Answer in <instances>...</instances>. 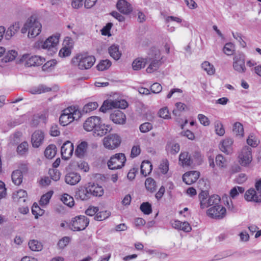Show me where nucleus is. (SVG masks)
<instances>
[{"label": "nucleus", "instance_id": "f257e3e1", "mask_svg": "<svg viewBox=\"0 0 261 261\" xmlns=\"http://www.w3.org/2000/svg\"><path fill=\"white\" fill-rule=\"evenodd\" d=\"M84 128L87 132L93 131L94 135L102 137L112 129L111 125L102 124L100 118L91 116L87 119L83 125Z\"/></svg>", "mask_w": 261, "mask_h": 261}, {"label": "nucleus", "instance_id": "f03ea898", "mask_svg": "<svg viewBox=\"0 0 261 261\" xmlns=\"http://www.w3.org/2000/svg\"><path fill=\"white\" fill-rule=\"evenodd\" d=\"M59 36L57 35L49 37L45 41H38L35 46L51 50L53 53L57 51L56 46L59 43Z\"/></svg>", "mask_w": 261, "mask_h": 261}, {"label": "nucleus", "instance_id": "7ed1b4c3", "mask_svg": "<svg viewBox=\"0 0 261 261\" xmlns=\"http://www.w3.org/2000/svg\"><path fill=\"white\" fill-rule=\"evenodd\" d=\"M127 106V102L125 100H113L107 99L103 101L102 105L99 109V111L103 113H106L107 111L112 108L125 109Z\"/></svg>", "mask_w": 261, "mask_h": 261}, {"label": "nucleus", "instance_id": "20e7f679", "mask_svg": "<svg viewBox=\"0 0 261 261\" xmlns=\"http://www.w3.org/2000/svg\"><path fill=\"white\" fill-rule=\"evenodd\" d=\"M26 22L29 23L28 26L29 29L28 35L29 38H34L40 33L42 25L35 16H31Z\"/></svg>", "mask_w": 261, "mask_h": 261}, {"label": "nucleus", "instance_id": "39448f33", "mask_svg": "<svg viewBox=\"0 0 261 261\" xmlns=\"http://www.w3.org/2000/svg\"><path fill=\"white\" fill-rule=\"evenodd\" d=\"M26 22L29 23L28 26L29 29L28 35L29 38H34L40 33L42 25L35 16H31Z\"/></svg>", "mask_w": 261, "mask_h": 261}, {"label": "nucleus", "instance_id": "423d86ee", "mask_svg": "<svg viewBox=\"0 0 261 261\" xmlns=\"http://www.w3.org/2000/svg\"><path fill=\"white\" fill-rule=\"evenodd\" d=\"M126 158L124 153H118L111 157L108 162V166L110 169L115 170L121 168L126 162Z\"/></svg>", "mask_w": 261, "mask_h": 261}, {"label": "nucleus", "instance_id": "0eeeda50", "mask_svg": "<svg viewBox=\"0 0 261 261\" xmlns=\"http://www.w3.org/2000/svg\"><path fill=\"white\" fill-rule=\"evenodd\" d=\"M146 59H147V63H150L148 67L146 68L147 73H152L156 70L162 64L161 61L162 57H161L160 52L159 50L155 51L153 57L149 55Z\"/></svg>", "mask_w": 261, "mask_h": 261}, {"label": "nucleus", "instance_id": "6e6552de", "mask_svg": "<svg viewBox=\"0 0 261 261\" xmlns=\"http://www.w3.org/2000/svg\"><path fill=\"white\" fill-rule=\"evenodd\" d=\"M239 163L244 167H248L252 161V149L245 146L241 150L238 156Z\"/></svg>", "mask_w": 261, "mask_h": 261}, {"label": "nucleus", "instance_id": "1a4fd4ad", "mask_svg": "<svg viewBox=\"0 0 261 261\" xmlns=\"http://www.w3.org/2000/svg\"><path fill=\"white\" fill-rule=\"evenodd\" d=\"M121 142V138L117 134H110L103 139V144L105 148L113 150L117 148Z\"/></svg>", "mask_w": 261, "mask_h": 261}, {"label": "nucleus", "instance_id": "9d476101", "mask_svg": "<svg viewBox=\"0 0 261 261\" xmlns=\"http://www.w3.org/2000/svg\"><path fill=\"white\" fill-rule=\"evenodd\" d=\"M76 60L79 62L78 66L80 69H88L95 62L94 56L87 55H79L76 57Z\"/></svg>", "mask_w": 261, "mask_h": 261}, {"label": "nucleus", "instance_id": "9b49d317", "mask_svg": "<svg viewBox=\"0 0 261 261\" xmlns=\"http://www.w3.org/2000/svg\"><path fill=\"white\" fill-rule=\"evenodd\" d=\"M89 223V219L85 216L75 217L72 220L71 230L81 231L84 230Z\"/></svg>", "mask_w": 261, "mask_h": 261}, {"label": "nucleus", "instance_id": "f8f14e48", "mask_svg": "<svg viewBox=\"0 0 261 261\" xmlns=\"http://www.w3.org/2000/svg\"><path fill=\"white\" fill-rule=\"evenodd\" d=\"M207 214L212 218L222 219L226 215V209L222 205L218 204L208 209Z\"/></svg>", "mask_w": 261, "mask_h": 261}, {"label": "nucleus", "instance_id": "ddd939ff", "mask_svg": "<svg viewBox=\"0 0 261 261\" xmlns=\"http://www.w3.org/2000/svg\"><path fill=\"white\" fill-rule=\"evenodd\" d=\"M245 60L244 55L240 54L236 56L233 59V68L239 73H244L246 72Z\"/></svg>", "mask_w": 261, "mask_h": 261}, {"label": "nucleus", "instance_id": "4468645a", "mask_svg": "<svg viewBox=\"0 0 261 261\" xmlns=\"http://www.w3.org/2000/svg\"><path fill=\"white\" fill-rule=\"evenodd\" d=\"M25 60V64L28 67L38 66L41 65L45 61V59L40 56H34L29 58V55L24 54L22 56L20 61H24Z\"/></svg>", "mask_w": 261, "mask_h": 261}, {"label": "nucleus", "instance_id": "2eb2a0df", "mask_svg": "<svg viewBox=\"0 0 261 261\" xmlns=\"http://www.w3.org/2000/svg\"><path fill=\"white\" fill-rule=\"evenodd\" d=\"M44 140V134L40 130H36L32 135L31 142L34 147L38 148L43 143Z\"/></svg>", "mask_w": 261, "mask_h": 261}, {"label": "nucleus", "instance_id": "dca6fc26", "mask_svg": "<svg viewBox=\"0 0 261 261\" xmlns=\"http://www.w3.org/2000/svg\"><path fill=\"white\" fill-rule=\"evenodd\" d=\"M116 8L120 13L125 15L129 14L133 11L132 5L126 0H118Z\"/></svg>", "mask_w": 261, "mask_h": 261}, {"label": "nucleus", "instance_id": "f3484780", "mask_svg": "<svg viewBox=\"0 0 261 261\" xmlns=\"http://www.w3.org/2000/svg\"><path fill=\"white\" fill-rule=\"evenodd\" d=\"M73 152V144L69 141H66L63 144L61 148V153L62 158L65 159H69L72 155Z\"/></svg>", "mask_w": 261, "mask_h": 261}, {"label": "nucleus", "instance_id": "a211bd4d", "mask_svg": "<svg viewBox=\"0 0 261 261\" xmlns=\"http://www.w3.org/2000/svg\"><path fill=\"white\" fill-rule=\"evenodd\" d=\"M199 176V172L192 171L185 173L182 176V180L187 185H191L198 179Z\"/></svg>", "mask_w": 261, "mask_h": 261}, {"label": "nucleus", "instance_id": "6ab92c4d", "mask_svg": "<svg viewBox=\"0 0 261 261\" xmlns=\"http://www.w3.org/2000/svg\"><path fill=\"white\" fill-rule=\"evenodd\" d=\"M244 198L248 201H253L255 202H261V194H258L255 190L253 189H250L245 192Z\"/></svg>", "mask_w": 261, "mask_h": 261}, {"label": "nucleus", "instance_id": "aec40b11", "mask_svg": "<svg viewBox=\"0 0 261 261\" xmlns=\"http://www.w3.org/2000/svg\"><path fill=\"white\" fill-rule=\"evenodd\" d=\"M110 119L116 124H123L125 121V115L120 110L114 111L110 116Z\"/></svg>", "mask_w": 261, "mask_h": 261}, {"label": "nucleus", "instance_id": "412c9836", "mask_svg": "<svg viewBox=\"0 0 261 261\" xmlns=\"http://www.w3.org/2000/svg\"><path fill=\"white\" fill-rule=\"evenodd\" d=\"M81 179L80 174L75 172L68 173L65 177V181L66 184L70 185L77 184Z\"/></svg>", "mask_w": 261, "mask_h": 261}, {"label": "nucleus", "instance_id": "4be33fe9", "mask_svg": "<svg viewBox=\"0 0 261 261\" xmlns=\"http://www.w3.org/2000/svg\"><path fill=\"white\" fill-rule=\"evenodd\" d=\"M88 185L86 187H81L76 191L75 197L82 200H87L91 197Z\"/></svg>", "mask_w": 261, "mask_h": 261}, {"label": "nucleus", "instance_id": "5701e85b", "mask_svg": "<svg viewBox=\"0 0 261 261\" xmlns=\"http://www.w3.org/2000/svg\"><path fill=\"white\" fill-rule=\"evenodd\" d=\"M88 187L91 196H101L103 194V189L101 186L94 183H88Z\"/></svg>", "mask_w": 261, "mask_h": 261}, {"label": "nucleus", "instance_id": "b1692460", "mask_svg": "<svg viewBox=\"0 0 261 261\" xmlns=\"http://www.w3.org/2000/svg\"><path fill=\"white\" fill-rule=\"evenodd\" d=\"M232 144L233 140L230 138H227L221 142L220 149L222 152L227 154H231L232 152Z\"/></svg>", "mask_w": 261, "mask_h": 261}, {"label": "nucleus", "instance_id": "393cba45", "mask_svg": "<svg viewBox=\"0 0 261 261\" xmlns=\"http://www.w3.org/2000/svg\"><path fill=\"white\" fill-rule=\"evenodd\" d=\"M73 121V119L70 114V109L68 108L63 111V113L60 116L59 122L61 125L66 126Z\"/></svg>", "mask_w": 261, "mask_h": 261}, {"label": "nucleus", "instance_id": "a878e982", "mask_svg": "<svg viewBox=\"0 0 261 261\" xmlns=\"http://www.w3.org/2000/svg\"><path fill=\"white\" fill-rule=\"evenodd\" d=\"M20 26L18 22H15L11 24L5 31V37L7 40H10L19 30Z\"/></svg>", "mask_w": 261, "mask_h": 261}, {"label": "nucleus", "instance_id": "bb28decb", "mask_svg": "<svg viewBox=\"0 0 261 261\" xmlns=\"http://www.w3.org/2000/svg\"><path fill=\"white\" fill-rule=\"evenodd\" d=\"M179 162L182 166H190L193 164V160L188 152L180 153L179 156Z\"/></svg>", "mask_w": 261, "mask_h": 261}, {"label": "nucleus", "instance_id": "cd10ccee", "mask_svg": "<svg viewBox=\"0 0 261 261\" xmlns=\"http://www.w3.org/2000/svg\"><path fill=\"white\" fill-rule=\"evenodd\" d=\"M147 63V59L138 58L136 59L132 63V67L135 70H139L144 68Z\"/></svg>", "mask_w": 261, "mask_h": 261}, {"label": "nucleus", "instance_id": "c85d7f7f", "mask_svg": "<svg viewBox=\"0 0 261 261\" xmlns=\"http://www.w3.org/2000/svg\"><path fill=\"white\" fill-rule=\"evenodd\" d=\"M13 182L17 186L20 185L23 179V175L22 172L18 169L14 170L11 175Z\"/></svg>", "mask_w": 261, "mask_h": 261}, {"label": "nucleus", "instance_id": "c756f323", "mask_svg": "<svg viewBox=\"0 0 261 261\" xmlns=\"http://www.w3.org/2000/svg\"><path fill=\"white\" fill-rule=\"evenodd\" d=\"M152 170V165L148 161H144L141 165V173L144 176L148 175Z\"/></svg>", "mask_w": 261, "mask_h": 261}, {"label": "nucleus", "instance_id": "7c9ffc66", "mask_svg": "<svg viewBox=\"0 0 261 261\" xmlns=\"http://www.w3.org/2000/svg\"><path fill=\"white\" fill-rule=\"evenodd\" d=\"M51 89L46 86L40 85L35 87L30 90V92L33 94H40L42 93H45L50 91Z\"/></svg>", "mask_w": 261, "mask_h": 261}, {"label": "nucleus", "instance_id": "2f4dec72", "mask_svg": "<svg viewBox=\"0 0 261 261\" xmlns=\"http://www.w3.org/2000/svg\"><path fill=\"white\" fill-rule=\"evenodd\" d=\"M109 53L115 60H118L121 57V54L119 50L118 45L113 44L109 48Z\"/></svg>", "mask_w": 261, "mask_h": 261}, {"label": "nucleus", "instance_id": "473e14b6", "mask_svg": "<svg viewBox=\"0 0 261 261\" xmlns=\"http://www.w3.org/2000/svg\"><path fill=\"white\" fill-rule=\"evenodd\" d=\"M87 143L86 142H81L77 146L75 150V153L79 158H82L84 156L87 148Z\"/></svg>", "mask_w": 261, "mask_h": 261}, {"label": "nucleus", "instance_id": "72a5a7b5", "mask_svg": "<svg viewBox=\"0 0 261 261\" xmlns=\"http://www.w3.org/2000/svg\"><path fill=\"white\" fill-rule=\"evenodd\" d=\"M208 196V192L207 191L202 190L199 194V198L200 202V207L201 208L207 207V204L206 203L207 198Z\"/></svg>", "mask_w": 261, "mask_h": 261}, {"label": "nucleus", "instance_id": "f704fd0d", "mask_svg": "<svg viewBox=\"0 0 261 261\" xmlns=\"http://www.w3.org/2000/svg\"><path fill=\"white\" fill-rule=\"evenodd\" d=\"M56 147L55 145L51 144L48 146L44 151V155L48 159H52L56 154Z\"/></svg>", "mask_w": 261, "mask_h": 261}, {"label": "nucleus", "instance_id": "c9c22d12", "mask_svg": "<svg viewBox=\"0 0 261 261\" xmlns=\"http://www.w3.org/2000/svg\"><path fill=\"white\" fill-rule=\"evenodd\" d=\"M18 53L15 50H9L6 53L3 60L5 62H11L13 61L17 56Z\"/></svg>", "mask_w": 261, "mask_h": 261}, {"label": "nucleus", "instance_id": "e433bc0d", "mask_svg": "<svg viewBox=\"0 0 261 261\" xmlns=\"http://www.w3.org/2000/svg\"><path fill=\"white\" fill-rule=\"evenodd\" d=\"M28 245L30 249L33 251H41L43 248L42 244L35 240H31Z\"/></svg>", "mask_w": 261, "mask_h": 261}, {"label": "nucleus", "instance_id": "4c0bfd02", "mask_svg": "<svg viewBox=\"0 0 261 261\" xmlns=\"http://www.w3.org/2000/svg\"><path fill=\"white\" fill-rule=\"evenodd\" d=\"M232 131L237 136L242 137L244 135V128L243 125L240 122L234 124Z\"/></svg>", "mask_w": 261, "mask_h": 261}, {"label": "nucleus", "instance_id": "58836bf2", "mask_svg": "<svg viewBox=\"0 0 261 261\" xmlns=\"http://www.w3.org/2000/svg\"><path fill=\"white\" fill-rule=\"evenodd\" d=\"M201 67L209 75H213L215 72V69L214 66L207 61H205L202 63Z\"/></svg>", "mask_w": 261, "mask_h": 261}, {"label": "nucleus", "instance_id": "ea45409f", "mask_svg": "<svg viewBox=\"0 0 261 261\" xmlns=\"http://www.w3.org/2000/svg\"><path fill=\"white\" fill-rule=\"evenodd\" d=\"M98 107V105L96 102H91L85 105L83 108V112L85 113H89Z\"/></svg>", "mask_w": 261, "mask_h": 261}, {"label": "nucleus", "instance_id": "a19ab883", "mask_svg": "<svg viewBox=\"0 0 261 261\" xmlns=\"http://www.w3.org/2000/svg\"><path fill=\"white\" fill-rule=\"evenodd\" d=\"M145 185L146 189L151 192H153L155 190V182L151 178H148L146 179Z\"/></svg>", "mask_w": 261, "mask_h": 261}, {"label": "nucleus", "instance_id": "79ce46f5", "mask_svg": "<svg viewBox=\"0 0 261 261\" xmlns=\"http://www.w3.org/2000/svg\"><path fill=\"white\" fill-rule=\"evenodd\" d=\"M216 133L220 136H223L225 129L222 123L219 120H216L214 123Z\"/></svg>", "mask_w": 261, "mask_h": 261}, {"label": "nucleus", "instance_id": "37998d69", "mask_svg": "<svg viewBox=\"0 0 261 261\" xmlns=\"http://www.w3.org/2000/svg\"><path fill=\"white\" fill-rule=\"evenodd\" d=\"M27 196V193L26 191L23 190H19L16 193H14V198L16 199L18 201H21V200L23 202L25 201V198Z\"/></svg>", "mask_w": 261, "mask_h": 261}, {"label": "nucleus", "instance_id": "c03bdc74", "mask_svg": "<svg viewBox=\"0 0 261 261\" xmlns=\"http://www.w3.org/2000/svg\"><path fill=\"white\" fill-rule=\"evenodd\" d=\"M61 200L66 205L72 207L74 205V200L72 197L67 194L62 195Z\"/></svg>", "mask_w": 261, "mask_h": 261}, {"label": "nucleus", "instance_id": "a18cd8bd", "mask_svg": "<svg viewBox=\"0 0 261 261\" xmlns=\"http://www.w3.org/2000/svg\"><path fill=\"white\" fill-rule=\"evenodd\" d=\"M140 208L145 215H149L152 212L151 205L148 202H143L141 204Z\"/></svg>", "mask_w": 261, "mask_h": 261}, {"label": "nucleus", "instance_id": "49530a36", "mask_svg": "<svg viewBox=\"0 0 261 261\" xmlns=\"http://www.w3.org/2000/svg\"><path fill=\"white\" fill-rule=\"evenodd\" d=\"M111 66V62L108 60H102L97 65V69L99 71L107 70Z\"/></svg>", "mask_w": 261, "mask_h": 261}, {"label": "nucleus", "instance_id": "de8ad7c7", "mask_svg": "<svg viewBox=\"0 0 261 261\" xmlns=\"http://www.w3.org/2000/svg\"><path fill=\"white\" fill-rule=\"evenodd\" d=\"M220 201V197L217 195H213L209 197L207 200L206 203L207 204V207L209 206L215 204V205H218Z\"/></svg>", "mask_w": 261, "mask_h": 261}, {"label": "nucleus", "instance_id": "09e8293b", "mask_svg": "<svg viewBox=\"0 0 261 261\" xmlns=\"http://www.w3.org/2000/svg\"><path fill=\"white\" fill-rule=\"evenodd\" d=\"M223 51L227 56L233 55L234 51V45L232 43H226L223 47Z\"/></svg>", "mask_w": 261, "mask_h": 261}, {"label": "nucleus", "instance_id": "8fccbe9b", "mask_svg": "<svg viewBox=\"0 0 261 261\" xmlns=\"http://www.w3.org/2000/svg\"><path fill=\"white\" fill-rule=\"evenodd\" d=\"M245 191V189L242 187H234L230 191V196L232 198H236L239 193H243Z\"/></svg>", "mask_w": 261, "mask_h": 261}, {"label": "nucleus", "instance_id": "3c124183", "mask_svg": "<svg viewBox=\"0 0 261 261\" xmlns=\"http://www.w3.org/2000/svg\"><path fill=\"white\" fill-rule=\"evenodd\" d=\"M110 216V213L107 211H101L97 213L95 216V219L97 221H102L108 218Z\"/></svg>", "mask_w": 261, "mask_h": 261}, {"label": "nucleus", "instance_id": "603ef678", "mask_svg": "<svg viewBox=\"0 0 261 261\" xmlns=\"http://www.w3.org/2000/svg\"><path fill=\"white\" fill-rule=\"evenodd\" d=\"M53 195V192L49 191L44 194L41 197L40 200V204L41 205H45L47 204Z\"/></svg>", "mask_w": 261, "mask_h": 261}, {"label": "nucleus", "instance_id": "864d4df0", "mask_svg": "<svg viewBox=\"0 0 261 261\" xmlns=\"http://www.w3.org/2000/svg\"><path fill=\"white\" fill-rule=\"evenodd\" d=\"M215 161L217 166L220 168H223L225 166L226 160L221 154H218L216 156Z\"/></svg>", "mask_w": 261, "mask_h": 261}, {"label": "nucleus", "instance_id": "5fc2aeb1", "mask_svg": "<svg viewBox=\"0 0 261 261\" xmlns=\"http://www.w3.org/2000/svg\"><path fill=\"white\" fill-rule=\"evenodd\" d=\"M175 106L177 110H174L173 111V113L175 116L180 115L179 114H178V111H184L187 110V107L186 105L182 102H177Z\"/></svg>", "mask_w": 261, "mask_h": 261}, {"label": "nucleus", "instance_id": "6e6d98bb", "mask_svg": "<svg viewBox=\"0 0 261 261\" xmlns=\"http://www.w3.org/2000/svg\"><path fill=\"white\" fill-rule=\"evenodd\" d=\"M32 214L35 216L36 218H38V216H41L43 214V210L41 209L40 207L36 203H34L32 208Z\"/></svg>", "mask_w": 261, "mask_h": 261}, {"label": "nucleus", "instance_id": "4d7b16f0", "mask_svg": "<svg viewBox=\"0 0 261 261\" xmlns=\"http://www.w3.org/2000/svg\"><path fill=\"white\" fill-rule=\"evenodd\" d=\"M49 174L51 178L55 181H58L60 178L61 173L57 169H50Z\"/></svg>", "mask_w": 261, "mask_h": 261}, {"label": "nucleus", "instance_id": "13d9d810", "mask_svg": "<svg viewBox=\"0 0 261 261\" xmlns=\"http://www.w3.org/2000/svg\"><path fill=\"white\" fill-rule=\"evenodd\" d=\"M28 149V144L27 142H23L21 143L17 147V152L21 154H24L26 152H27Z\"/></svg>", "mask_w": 261, "mask_h": 261}, {"label": "nucleus", "instance_id": "bf43d9fd", "mask_svg": "<svg viewBox=\"0 0 261 261\" xmlns=\"http://www.w3.org/2000/svg\"><path fill=\"white\" fill-rule=\"evenodd\" d=\"M167 150L171 154H175L179 152L180 150V146L178 143L172 144L170 146L167 147Z\"/></svg>", "mask_w": 261, "mask_h": 261}, {"label": "nucleus", "instance_id": "052dcab7", "mask_svg": "<svg viewBox=\"0 0 261 261\" xmlns=\"http://www.w3.org/2000/svg\"><path fill=\"white\" fill-rule=\"evenodd\" d=\"M71 49L67 46H63L60 50L59 55L61 57H66L70 55Z\"/></svg>", "mask_w": 261, "mask_h": 261}, {"label": "nucleus", "instance_id": "680f3d73", "mask_svg": "<svg viewBox=\"0 0 261 261\" xmlns=\"http://www.w3.org/2000/svg\"><path fill=\"white\" fill-rule=\"evenodd\" d=\"M232 36L233 38L236 39L240 43V45L243 47H245L246 46V43L242 39L241 34L239 33L232 32Z\"/></svg>", "mask_w": 261, "mask_h": 261}, {"label": "nucleus", "instance_id": "e2e57ef3", "mask_svg": "<svg viewBox=\"0 0 261 261\" xmlns=\"http://www.w3.org/2000/svg\"><path fill=\"white\" fill-rule=\"evenodd\" d=\"M161 172L163 174L167 173L169 170V163L167 160H163L159 166Z\"/></svg>", "mask_w": 261, "mask_h": 261}, {"label": "nucleus", "instance_id": "0e129e2a", "mask_svg": "<svg viewBox=\"0 0 261 261\" xmlns=\"http://www.w3.org/2000/svg\"><path fill=\"white\" fill-rule=\"evenodd\" d=\"M152 128V125L149 122H145L140 126V130L142 133H147Z\"/></svg>", "mask_w": 261, "mask_h": 261}, {"label": "nucleus", "instance_id": "69168bd1", "mask_svg": "<svg viewBox=\"0 0 261 261\" xmlns=\"http://www.w3.org/2000/svg\"><path fill=\"white\" fill-rule=\"evenodd\" d=\"M70 109V114L71 115V118L73 119V121L74 120H78L81 117V112L78 110H74L71 108Z\"/></svg>", "mask_w": 261, "mask_h": 261}, {"label": "nucleus", "instance_id": "338daca9", "mask_svg": "<svg viewBox=\"0 0 261 261\" xmlns=\"http://www.w3.org/2000/svg\"><path fill=\"white\" fill-rule=\"evenodd\" d=\"M56 61L55 60H50L45 63L42 66V70L43 71H48L51 69V67L55 66Z\"/></svg>", "mask_w": 261, "mask_h": 261}, {"label": "nucleus", "instance_id": "774afa93", "mask_svg": "<svg viewBox=\"0 0 261 261\" xmlns=\"http://www.w3.org/2000/svg\"><path fill=\"white\" fill-rule=\"evenodd\" d=\"M247 143L249 145L253 147H255L258 145L257 141L255 139V137L252 134H250L249 136L248 139H247Z\"/></svg>", "mask_w": 261, "mask_h": 261}]
</instances>
